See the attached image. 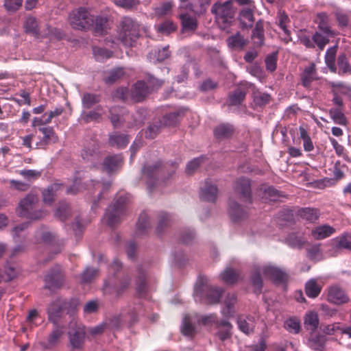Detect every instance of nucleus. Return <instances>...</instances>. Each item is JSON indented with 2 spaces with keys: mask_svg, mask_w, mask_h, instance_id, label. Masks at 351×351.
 <instances>
[{
  "mask_svg": "<svg viewBox=\"0 0 351 351\" xmlns=\"http://www.w3.org/2000/svg\"><path fill=\"white\" fill-rule=\"evenodd\" d=\"M263 274L276 283H284L288 280L289 274L285 269L271 263L254 264L252 270V282L256 291H260L263 286Z\"/></svg>",
  "mask_w": 351,
  "mask_h": 351,
  "instance_id": "f257e3e1",
  "label": "nucleus"
},
{
  "mask_svg": "<svg viewBox=\"0 0 351 351\" xmlns=\"http://www.w3.org/2000/svg\"><path fill=\"white\" fill-rule=\"evenodd\" d=\"M39 198L38 195L30 193L23 198L17 208L18 215L21 217L37 220L47 215V211L38 208Z\"/></svg>",
  "mask_w": 351,
  "mask_h": 351,
  "instance_id": "f03ea898",
  "label": "nucleus"
},
{
  "mask_svg": "<svg viewBox=\"0 0 351 351\" xmlns=\"http://www.w3.org/2000/svg\"><path fill=\"white\" fill-rule=\"evenodd\" d=\"M221 293L222 289L208 285L206 278H199L195 283L193 295L195 300L215 304L219 302Z\"/></svg>",
  "mask_w": 351,
  "mask_h": 351,
  "instance_id": "7ed1b4c3",
  "label": "nucleus"
},
{
  "mask_svg": "<svg viewBox=\"0 0 351 351\" xmlns=\"http://www.w3.org/2000/svg\"><path fill=\"white\" fill-rule=\"evenodd\" d=\"M233 1L217 2L213 5L211 12L215 16V19L220 29H226L232 23L234 16Z\"/></svg>",
  "mask_w": 351,
  "mask_h": 351,
  "instance_id": "20e7f679",
  "label": "nucleus"
},
{
  "mask_svg": "<svg viewBox=\"0 0 351 351\" xmlns=\"http://www.w3.org/2000/svg\"><path fill=\"white\" fill-rule=\"evenodd\" d=\"M204 326L211 325L217 323V316L215 314L200 315L197 313L186 315L182 322L181 331L184 335L193 336L195 332V324Z\"/></svg>",
  "mask_w": 351,
  "mask_h": 351,
  "instance_id": "39448f33",
  "label": "nucleus"
},
{
  "mask_svg": "<svg viewBox=\"0 0 351 351\" xmlns=\"http://www.w3.org/2000/svg\"><path fill=\"white\" fill-rule=\"evenodd\" d=\"M119 39L126 47H132L140 36L139 25L130 17H124L121 22Z\"/></svg>",
  "mask_w": 351,
  "mask_h": 351,
  "instance_id": "423d86ee",
  "label": "nucleus"
},
{
  "mask_svg": "<svg viewBox=\"0 0 351 351\" xmlns=\"http://www.w3.org/2000/svg\"><path fill=\"white\" fill-rule=\"evenodd\" d=\"M24 28L25 32L32 34L37 38L51 36L60 39L62 37V33L58 29L47 26L45 29H40L36 19L32 16L26 18L24 23Z\"/></svg>",
  "mask_w": 351,
  "mask_h": 351,
  "instance_id": "0eeeda50",
  "label": "nucleus"
},
{
  "mask_svg": "<svg viewBox=\"0 0 351 351\" xmlns=\"http://www.w3.org/2000/svg\"><path fill=\"white\" fill-rule=\"evenodd\" d=\"M128 202V196L119 195L114 204L108 207L104 216V220L108 225L113 226L120 222L122 216L125 214Z\"/></svg>",
  "mask_w": 351,
  "mask_h": 351,
  "instance_id": "6e6552de",
  "label": "nucleus"
},
{
  "mask_svg": "<svg viewBox=\"0 0 351 351\" xmlns=\"http://www.w3.org/2000/svg\"><path fill=\"white\" fill-rule=\"evenodd\" d=\"M94 20L95 16L83 8L73 10L69 15L71 27L80 30L90 27L93 25Z\"/></svg>",
  "mask_w": 351,
  "mask_h": 351,
  "instance_id": "1a4fd4ad",
  "label": "nucleus"
},
{
  "mask_svg": "<svg viewBox=\"0 0 351 351\" xmlns=\"http://www.w3.org/2000/svg\"><path fill=\"white\" fill-rule=\"evenodd\" d=\"M131 279L129 276L124 275L119 280L117 285L112 280H106L103 287V293L113 299H117L122 295L129 288Z\"/></svg>",
  "mask_w": 351,
  "mask_h": 351,
  "instance_id": "9d476101",
  "label": "nucleus"
},
{
  "mask_svg": "<svg viewBox=\"0 0 351 351\" xmlns=\"http://www.w3.org/2000/svg\"><path fill=\"white\" fill-rule=\"evenodd\" d=\"M162 82L153 77L147 80V82L138 81L132 89V96L138 101L142 100L149 92L161 86Z\"/></svg>",
  "mask_w": 351,
  "mask_h": 351,
  "instance_id": "9b49d317",
  "label": "nucleus"
},
{
  "mask_svg": "<svg viewBox=\"0 0 351 351\" xmlns=\"http://www.w3.org/2000/svg\"><path fill=\"white\" fill-rule=\"evenodd\" d=\"M64 274L60 266L49 270L45 276V288L53 291L60 288L64 283Z\"/></svg>",
  "mask_w": 351,
  "mask_h": 351,
  "instance_id": "f8f14e48",
  "label": "nucleus"
},
{
  "mask_svg": "<svg viewBox=\"0 0 351 351\" xmlns=\"http://www.w3.org/2000/svg\"><path fill=\"white\" fill-rule=\"evenodd\" d=\"M85 328L81 324L72 321L69 324V336L71 344L74 348H80L84 343Z\"/></svg>",
  "mask_w": 351,
  "mask_h": 351,
  "instance_id": "ddd939ff",
  "label": "nucleus"
},
{
  "mask_svg": "<svg viewBox=\"0 0 351 351\" xmlns=\"http://www.w3.org/2000/svg\"><path fill=\"white\" fill-rule=\"evenodd\" d=\"M98 142L95 139L86 141L81 152L82 158L86 161H94L98 158Z\"/></svg>",
  "mask_w": 351,
  "mask_h": 351,
  "instance_id": "4468645a",
  "label": "nucleus"
},
{
  "mask_svg": "<svg viewBox=\"0 0 351 351\" xmlns=\"http://www.w3.org/2000/svg\"><path fill=\"white\" fill-rule=\"evenodd\" d=\"M328 300L335 304L341 305L350 302V298L338 286H332L328 290Z\"/></svg>",
  "mask_w": 351,
  "mask_h": 351,
  "instance_id": "2eb2a0df",
  "label": "nucleus"
},
{
  "mask_svg": "<svg viewBox=\"0 0 351 351\" xmlns=\"http://www.w3.org/2000/svg\"><path fill=\"white\" fill-rule=\"evenodd\" d=\"M234 191L239 195L240 197L246 201H250L251 199V184L249 179L240 178L235 182L234 186Z\"/></svg>",
  "mask_w": 351,
  "mask_h": 351,
  "instance_id": "dca6fc26",
  "label": "nucleus"
},
{
  "mask_svg": "<svg viewBox=\"0 0 351 351\" xmlns=\"http://www.w3.org/2000/svg\"><path fill=\"white\" fill-rule=\"evenodd\" d=\"M67 302L65 300L58 298L51 303L48 308L49 319L56 324L61 317L62 311L66 308Z\"/></svg>",
  "mask_w": 351,
  "mask_h": 351,
  "instance_id": "f3484780",
  "label": "nucleus"
},
{
  "mask_svg": "<svg viewBox=\"0 0 351 351\" xmlns=\"http://www.w3.org/2000/svg\"><path fill=\"white\" fill-rule=\"evenodd\" d=\"M335 255L337 256L342 250L351 251V234L345 233L331 240Z\"/></svg>",
  "mask_w": 351,
  "mask_h": 351,
  "instance_id": "a211bd4d",
  "label": "nucleus"
},
{
  "mask_svg": "<svg viewBox=\"0 0 351 351\" xmlns=\"http://www.w3.org/2000/svg\"><path fill=\"white\" fill-rule=\"evenodd\" d=\"M160 166V162H156L152 165H145L143 169V173L147 179V184L149 192L152 191L155 185V177L158 175Z\"/></svg>",
  "mask_w": 351,
  "mask_h": 351,
  "instance_id": "6ab92c4d",
  "label": "nucleus"
},
{
  "mask_svg": "<svg viewBox=\"0 0 351 351\" xmlns=\"http://www.w3.org/2000/svg\"><path fill=\"white\" fill-rule=\"evenodd\" d=\"M229 214L232 219L234 221H239L247 217L246 210L243 208L235 200L232 198L229 201Z\"/></svg>",
  "mask_w": 351,
  "mask_h": 351,
  "instance_id": "aec40b11",
  "label": "nucleus"
},
{
  "mask_svg": "<svg viewBox=\"0 0 351 351\" xmlns=\"http://www.w3.org/2000/svg\"><path fill=\"white\" fill-rule=\"evenodd\" d=\"M123 162V158L121 155L107 156L103 162V168L108 173H110L121 168Z\"/></svg>",
  "mask_w": 351,
  "mask_h": 351,
  "instance_id": "412c9836",
  "label": "nucleus"
},
{
  "mask_svg": "<svg viewBox=\"0 0 351 351\" xmlns=\"http://www.w3.org/2000/svg\"><path fill=\"white\" fill-rule=\"evenodd\" d=\"M217 195V188L211 182L206 180L201 189L200 197L206 202H214Z\"/></svg>",
  "mask_w": 351,
  "mask_h": 351,
  "instance_id": "4be33fe9",
  "label": "nucleus"
},
{
  "mask_svg": "<svg viewBox=\"0 0 351 351\" xmlns=\"http://www.w3.org/2000/svg\"><path fill=\"white\" fill-rule=\"evenodd\" d=\"M336 230L328 224L315 227L311 231L312 237L316 240H322L335 234Z\"/></svg>",
  "mask_w": 351,
  "mask_h": 351,
  "instance_id": "5701e85b",
  "label": "nucleus"
},
{
  "mask_svg": "<svg viewBox=\"0 0 351 351\" xmlns=\"http://www.w3.org/2000/svg\"><path fill=\"white\" fill-rule=\"evenodd\" d=\"M264 32L263 22L262 21H257L252 34V40L255 47H260L263 45Z\"/></svg>",
  "mask_w": 351,
  "mask_h": 351,
  "instance_id": "b1692460",
  "label": "nucleus"
},
{
  "mask_svg": "<svg viewBox=\"0 0 351 351\" xmlns=\"http://www.w3.org/2000/svg\"><path fill=\"white\" fill-rule=\"evenodd\" d=\"M237 324L243 332L250 334L254 328V318L252 316H240L237 319Z\"/></svg>",
  "mask_w": 351,
  "mask_h": 351,
  "instance_id": "393cba45",
  "label": "nucleus"
},
{
  "mask_svg": "<svg viewBox=\"0 0 351 351\" xmlns=\"http://www.w3.org/2000/svg\"><path fill=\"white\" fill-rule=\"evenodd\" d=\"M227 42L228 47L235 50H241L247 44V40L239 33L230 36Z\"/></svg>",
  "mask_w": 351,
  "mask_h": 351,
  "instance_id": "a878e982",
  "label": "nucleus"
},
{
  "mask_svg": "<svg viewBox=\"0 0 351 351\" xmlns=\"http://www.w3.org/2000/svg\"><path fill=\"white\" fill-rule=\"evenodd\" d=\"M147 291V274L143 268L138 269V276L136 282V292L138 296H144Z\"/></svg>",
  "mask_w": 351,
  "mask_h": 351,
  "instance_id": "bb28decb",
  "label": "nucleus"
},
{
  "mask_svg": "<svg viewBox=\"0 0 351 351\" xmlns=\"http://www.w3.org/2000/svg\"><path fill=\"white\" fill-rule=\"evenodd\" d=\"M128 143L129 138L125 134L114 132L110 135L109 143L113 147L123 148L127 146Z\"/></svg>",
  "mask_w": 351,
  "mask_h": 351,
  "instance_id": "cd10ccee",
  "label": "nucleus"
},
{
  "mask_svg": "<svg viewBox=\"0 0 351 351\" xmlns=\"http://www.w3.org/2000/svg\"><path fill=\"white\" fill-rule=\"evenodd\" d=\"M239 19L243 28L252 27L254 21L252 9L250 7L243 8L240 12Z\"/></svg>",
  "mask_w": 351,
  "mask_h": 351,
  "instance_id": "c85d7f7f",
  "label": "nucleus"
},
{
  "mask_svg": "<svg viewBox=\"0 0 351 351\" xmlns=\"http://www.w3.org/2000/svg\"><path fill=\"white\" fill-rule=\"evenodd\" d=\"M234 128L232 125L228 123H223L217 126L215 131L216 138L219 139H225L230 138L234 133Z\"/></svg>",
  "mask_w": 351,
  "mask_h": 351,
  "instance_id": "c756f323",
  "label": "nucleus"
},
{
  "mask_svg": "<svg viewBox=\"0 0 351 351\" xmlns=\"http://www.w3.org/2000/svg\"><path fill=\"white\" fill-rule=\"evenodd\" d=\"M237 302L236 296L234 293H228L226 295V298L224 300V308L222 309L221 312L224 316L230 317L233 315L234 310V305Z\"/></svg>",
  "mask_w": 351,
  "mask_h": 351,
  "instance_id": "7c9ffc66",
  "label": "nucleus"
},
{
  "mask_svg": "<svg viewBox=\"0 0 351 351\" xmlns=\"http://www.w3.org/2000/svg\"><path fill=\"white\" fill-rule=\"evenodd\" d=\"M246 90L244 88L238 87L228 97V103L231 106H237L245 99Z\"/></svg>",
  "mask_w": 351,
  "mask_h": 351,
  "instance_id": "2f4dec72",
  "label": "nucleus"
},
{
  "mask_svg": "<svg viewBox=\"0 0 351 351\" xmlns=\"http://www.w3.org/2000/svg\"><path fill=\"white\" fill-rule=\"evenodd\" d=\"M101 100L98 94L84 93L82 96V104L84 108L90 109L97 104Z\"/></svg>",
  "mask_w": 351,
  "mask_h": 351,
  "instance_id": "473e14b6",
  "label": "nucleus"
},
{
  "mask_svg": "<svg viewBox=\"0 0 351 351\" xmlns=\"http://www.w3.org/2000/svg\"><path fill=\"white\" fill-rule=\"evenodd\" d=\"M321 290L322 286L315 279H311L306 283L305 293L309 298H317L320 293Z\"/></svg>",
  "mask_w": 351,
  "mask_h": 351,
  "instance_id": "72a5a7b5",
  "label": "nucleus"
},
{
  "mask_svg": "<svg viewBox=\"0 0 351 351\" xmlns=\"http://www.w3.org/2000/svg\"><path fill=\"white\" fill-rule=\"evenodd\" d=\"M337 45L330 47L326 52L325 62L330 71L336 73L337 67L335 65V57L337 51Z\"/></svg>",
  "mask_w": 351,
  "mask_h": 351,
  "instance_id": "f704fd0d",
  "label": "nucleus"
},
{
  "mask_svg": "<svg viewBox=\"0 0 351 351\" xmlns=\"http://www.w3.org/2000/svg\"><path fill=\"white\" fill-rule=\"evenodd\" d=\"M298 215L306 221L313 222L318 219L319 212L316 208H302L298 210Z\"/></svg>",
  "mask_w": 351,
  "mask_h": 351,
  "instance_id": "c9c22d12",
  "label": "nucleus"
},
{
  "mask_svg": "<svg viewBox=\"0 0 351 351\" xmlns=\"http://www.w3.org/2000/svg\"><path fill=\"white\" fill-rule=\"evenodd\" d=\"M316 79L315 64H312L306 68L302 75V84L305 87L310 86L311 83Z\"/></svg>",
  "mask_w": 351,
  "mask_h": 351,
  "instance_id": "e433bc0d",
  "label": "nucleus"
},
{
  "mask_svg": "<svg viewBox=\"0 0 351 351\" xmlns=\"http://www.w3.org/2000/svg\"><path fill=\"white\" fill-rule=\"evenodd\" d=\"M278 24L279 27L283 30L285 34L287 36L286 42H289L291 40L290 37V32L287 29V23L290 22L288 15L284 11H279L277 15Z\"/></svg>",
  "mask_w": 351,
  "mask_h": 351,
  "instance_id": "4c0bfd02",
  "label": "nucleus"
},
{
  "mask_svg": "<svg viewBox=\"0 0 351 351\" xmlns=\"http://www.w3.org/2000/svg\"><path fill=\"white\" fill-rule=\"evenodd\" d=\"M334 34H325L322 32H316L313 36L315 46L317 45L319 50L322 51L329 43V37Z\"/></svg>",
  "mask_w": 351,
  "mask_h": 351,
  "instance_id": "58836bf2",
  "label": "nucleus"
},
{
  "mask_svg": "<svg viewBox=\"0 0 351 351\" xmlns=\"http://www.w3.org/2000/svg\"><path fill=\"white\" fill-rule=\"evenodd\" d=\"M183 114L182 110H178L170 112L163 117L162 124L163 126H174L176 125L180 119V117Z\"/></svg>",
  "mask_w": 351,
  "mask_h": 351,
  "instance_id": "ea45409f",
  "label": "nucleus"
},
{
  "mask_svg": "<svg viewBox=\"0 0 351 351\" xmlns=\"http://www.w3.org/2000/svg\"><path fill=\"white\" fill-rule=\"evenodd\" d=\"M180 19L182 25L186 30H195L197 28L196 19L188 14H180Z\"/></svg>",
  "mask_w": 351,
  "mask_h": 351,
  "instance_id": "a19ab883",
  "label": "nucleus"
},
{
  "mask_svg": "<svg viewBox=\"0 0 351 351\" xmlns=\"http://www.w3.org/2000/svg\"><path fill=\"white\" fill-rule=\"evenodd\" d=\"M60 188V185L54 184L49 186L46 189L43 191V202L45 204H51L54 199L56 192Z\"/></svg>",
  "mask_w": 351,
  "mask_h": 351,
  "instance_id": "79ce46f5",
  "label": "nucleus"
},
{
  "mask_svg": "<svg viewBox=\"0 0 351 351\" xmlns=\"http://www.w3.org/2000/svg\"><path fill=\"white\" fill-rule=\"evenodd\" d=\"M124 75V71L121 68H117L111 70L104 77V80L106 84H112L121 78Z\"/></svg>",
  "mask_w": 351,
  "mask_h": 351,
  "instance_id": "37998d69",
  "label": "nucleus"
},
{
  "mask_svg": "<svg viewBox=\"0 0 351 351\" xmlns=\"http://www.w3.org/2000/svg\"><path fill=\"white\" fill-rule=\"evenodd\" d=\"M318 27L320 32L325 34H334L328 23V16L325 13H320L317 15Z\"/></svg>",
  "mask_w": 351,
  "mask_h": 351,
  "instance_id": "c03bdc74",
  "label": "nucleus"
},
{
  "mask_svg": "<svg viewBox=\"0 0 351 351\" xmlns=\"http://www.w3.org/2000/svg\"><path fill=\"white\" fill-rule=\"evenodd\" d=\"M221 279L228 284H233L239 279V274L234 269L227 268L221 274Z\"/></svg>",
  "mask_w": 351,
  "mask_h": 351,
  "instance_id": "a18cd8bd",
  "label": "nucleus"
},
{
  "mask_svg": "<svg viewBox=\"0 0 351 351\" xmlns=\"http://www.w3.org/2000/svg\"><path fill=\"white\" fill-rule=\"evenodd\" d=\"M64 334V330L60 327H56L51 333L49 335L47 341L49 346H55L60 341V338Z\"/></svg>",
  "mask_w": 351,
  "mask_h": 351,
  "instance_id": "49530a36",
  "label": "nucleus"
},
{
  "mask_svg": "<svg viewBox=\"0 0 351 351\" xmlns=\"http://www.w3.org/2000/svg\"><path fill=\"white\" fill-rule=\"evenodd\" d=\"M337 65L339 66V74H344L351 71V67L348 62V58L344 53L340 54L337 58Z\"/></svg>",
  "mask_w": 351,
  "mask_h": 351,
  "instance_id": "de8ad7c7",
  "label": "nucleus"
},
{
  "mask_svg": "<svg viewBox=\"0 0 351 351\" xmlns=\"http://www.w3.org/2000/svg\"><path fill=\"white\" fill-rule=\"evenodd\" d=\"M136 226L138 234H143L149 228V217L145 213L140 215Z\"/></svg>",
  "mask_w": 351,
  "mask_h": 351,
  "instance_id": "09e8293b",
  "label": "nucleus"
},
{
  "mask_svg": "<svg viewBox=\"0 0 351 351\" xmlns=\"http://www.w3.org/2000/svg\"><path fill=\"white\" fill-rule=\"evenodd\" d=\"M304 324L308 329L313 331L315 330L319 324V319L317 313L310 312L306 314Z\"/></svg>",
  "mask_w": 351,
  "mask_h": 351,
  "instance_id": "8fccbe9b",
  "label": "nucleus"
},
{
  "mask_svg": "<svg viewBox=\"0 0 351 351\" xmlns=\"http://www.w3.org/2000/svg\"><path fill=\"white\" fill-rule=\"evenodd\" d=\"M285 328L289 332L297 334L300 332V322L296 318H289L284 323Z\"/></svg>",
  "mask_w": 351,
  "mask_h": 351,
  "instance_id": "3c124183",
  "label": "nucleus"
},
{
  "mask_svg": "<svg viewBox=\"0 0 351 351\" xmlns=\"http://www.w3.org/2000/svg\"><path fill=\"white\" fill-rule=\"evenodd\" d=\"M329 114L335 123L343 125L346 124V118L339 109H330Z\"/></svg>",
  "mask_w": 351,
  "mask_h": 351,
  "instance_id": "603ef678",
  "label": "nucleus"
},
{
  "mask_svg": "<svg viewBox=\"0 0 351 351\" xmlns=\"http://www.w3.org/2000/svg\"><path fill=\"white\" fill-rule=\"evenodd\" d=\"M162 124L161 121L155 122L151 124L145 131V136L147 138H154L160 132Z\"/></svg>",
  "mask_w": 351,
  "mask_h": 351,
  "instance_id": "864d4df0",
  "label": "nucleus"
},
{
  "mask_svg": "<svg viewBox=\"0 0 351 351\" xmlns=\"http://www.w3.org/2000/svg\"><path fill=\"white\" fill-rule=\"evenodd\" d=\"M93 54L97 61H104L112 56V53L106 49L95 47L93 49Z\"/></svg>",
  "mask_w": 351,
  "mask_h": 351,
  "instance_id": "5fc2aeb1",
  "label": "nucleus"
},
{
  "mask_svg": "<svg viewBox=\"0 0 351 351\" xmlns=\"http://www.w3.org/2000/svg\"><path fill=\"white\" fill-rule=\"evenodd\" d=\"M103 108L101 106H97L94 110L89 111L84 114V121L88 123L99 119L102 115Z\"/></svg>",
  "mask_w": 351,
  "mask_h": 351,
  "instance_id": "6e6d98bb",
  "label": "nucleus"
},
{
  "mask_svg": "<svg viewBox=\"0 0 351 351\" xmlns=\"http://www.w3.org/2000/svg\"><path fill=\"white\" fill-rule=\"evenodd\" d=\"M69 214V208L65 203H60L55 212V216L62 221L67 219Z\"/></svg>",
  "mask_w": 351,
  "mask_h": 351,
  "instance_id": "4d7b16f0",
  "label": "nucleus"
},
{
  "mask_svg": "<svg viewBox=\"0 0 351 351\" xmlns=\"http://www.w3.org/2000/svg\"><path fill=\"white\" fill-rule=\"evenodd\" d=\"M98 274V270L93 267H87L82 274L81 282L88 283Z\"/></svg>",
  "mask_w": 351,
  "mask_h": 351,
  "instance_id": "13d9d810",
  "label": "nucleus"
},
{
  "mask_svg": "<svg viewBox=\"0 0 351 351\" xmlns=\"http://www.w3.org/2000/svg\"><path fill=\"white\" fill-rule=\"evenodd\" d=\"M287 242L292 247H300L305 243V240L300 236L291 234L288 236Z\"/></svg>",
  "mask_w": 351,
  "mask_h": 351,
  "instance_id": "bf43d9fd",
  "label": "nucleus"
},
{
  "mask_svg": "<svg viewBox=\"0 0 351 351\" xmlns=\"http://www.w3.org/2000/svg\"><path fill=\"white\" fill-rule=\"evenodd\" d=\"M204 157L201 156L193 159L189 162L186 167V171L188 174H192L196 169H197L201 164L204 161Z\"/></svg>",
  "mask_w": 351,
  "mask_h": 351,
  "instance_id": "052dcab7",
  "label": "nucleus"
},
{
  "mask_svg": "<svg viewBox=\"0 0 351 351\" xmlns=\"http://www.w3.org/2000/svg\"><path fill=\"white\" fill-rule=\"evenodd\" d=\"M310 347L317 351H322L324 347V338L323 337H313L309 341Z\"/></svg>",
  "mask_w": 351,
  "mask_h": 351,
  "instance_id": "680f3d73",
  "label": "nucleus"
},
{
  "mask_svg": "<svg viewBox=\"0 0 351 351\" xmlns=\"http://www.w3.org/2000/svg\"><path fill=\"white\" fill-rule=\"evenodd\" d=\"M195 238V233L193 230L186 229L181 232L180 239L184 244H189Z\"/></svg>",
  "mask_w": 351,
  "mask_h": 351,
  "instance_id": "e2e57ef3",
  "label": "nucleus"
},
{
  "mask_svg": "<svg viewBox=\"0 0 351 351\" xmlns=\"http://www.w3.org/2000/svg\"><path fill=\"white\" fill-rule=\"evenodd\" d=\"M335 15L340 26L346 27L348 25L349 17L346 12L340 10H337L335 12Z\"/></svg>",
  "mask_w": 351,
  "mask_h": 351,
  "instance_id": "0e129e2a",
  "label": "nucleus"
},
{
  "mask_svg": "<svg viewBox=\"0 0 351 351\" xmlns=\"http://www.w3.org/2000/svg\"><path fill=\"white\" fill-rule=\"evenodd\" d=\"M173 6V1H167L163 3L160 7L157 8L156 12L159 15H167L171 13Z\"/></svg>",
  "mask_w": 351,
  "mask_h": 351,
  "instance_id": "69168bd1",
  "label": "nucleus"
},
{
  "mask_svg": "<svg viewBox=\"0 0 351 351\" xmlns=\"http://www.w3.org/2000/svg\"><path fill=\"white\" fill-rule=\"evenodd\" d=\"M38 130L43 134L45 143H49L53 138L56 139L53 129L51 127H41Z\"/></svg>",
  "mask_w": 351,
  "mask_h": 351,
  "instance_id": "338daca9",
  "label": "nucleus"
},
{
  "mask_svg": "<svg viewBox=\"0 0 351 351\" xmlns=\"http://www.w3.org/2000/svg\"><path fill=\"white\" fill-rule=\"evenodd\" d=\"M38 237L41 241L50 243L55 241L56 235L51 231L44 230L39 233Z\"/></svg>",
  "mask_w": 351,
  "mask_h": 351,
  "instance_id": "774afa93",
  "label": "nucleus"
}]
</instances>
